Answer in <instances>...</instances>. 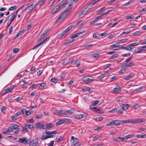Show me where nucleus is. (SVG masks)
Listing matches in <instances>:
<instances>
[{
	"label": "nucleus",
	"mask_w": 146,
	"mask_h": 146,
	"mask_svg": "<svg viewBox=\"0 0 146 146\" xmlns=\"http://www.w3.org/2000/svg\"><path fill=\"white\" fill-rule=\"evenodd\" d=\"M72 8V7L67 9L66 10L62 13V15L58 17L57 19L56 22L58 23V22L61 21L66 16L69 14V12L71 11V9Z\"/></svg>",
	"instance_id": "1"
},
{
	"label": "nucleus",
	"mask_w": 146,
	"mask_h": 146,
	"mask_svg": "<svg viewBox=\"0 0 146 146\" xmlns=\"http://www.w3.org/2000/svg\"><path fill=\"white\" fill-rule=\"evenodd\" d=\"M56 131H53L52 132L46 131L45 133L46 134H47V135L45 136L42 135L41 137V139L43 140H44L48 138L54 137V135H53V134L56 133H57L56 132Z\"/></svg>",
	"instance_id": "2"
},
{
	"label": "nucleus",
	"mask_w": 146,
	"mask_h": 146,
	"mask_svg": "<svg viewBox=\"0 0 146 146\" xmlns=\"http://www.w3.org/2000/svg\"><path fill=\"white\" fill-rule=\"evenodd\" d=\"M83 82L86 84H90L92 82L94 79L93 78H89L88 77H84L82 79Z\"/></svg>",
	"instance_id": "3"
},
{
	"label": "nucleus",
	"mask_w": 146,
	"mask_h": 146,
	"mask_svg": "<svg viewBox=\"0 0 146 146\" xmlns=\"http://www.w3.org/2000/svg\"><path fill=\"white\" fill-rule=\"evenodd\" d=\"M120 122L119 121L116 120L108 122L106 124V126H117L120 125Z\"/></svg>",
	"instance_id": "4"
},
{
	"label": "nucleus",
	"mask_w": 146,
	"mask_h": 146,
	"mask_svg": "<svg viewBox=\"0 0 146 146\" xmlns=\"http://www.w3.org/2000/svg\"><path fill=\"white\" fill-rule=\"evenodd\" d=\"M29 146H40L38 144V139L36 138L30 142Z\"/></svg>",
	"instance_id": "5"
},
{
	"label": "nucleus",
	"mask_w": 146,
	"mask_h": 146,
	"mask_svg": "<svg viewBox=\"0 0 146 146\" xmlns=\"http://www.w3.org/2000/svg\"><path fill=\"white\" fill-rule=\"evenodd\" d=\"M49 37H47L46 38H45L42 42H40V43L34 47L33 48V49L36 50L37 48L41 44L45 43L47 41H48L49 40Z\"/></svg>",
	"instance_id": "6"
},
{
	"label": "nucleus",
	"mask_w": 146,
	"mask_h": 146,
	"mask_svg": "<svg viewBox=\"0 0 146 146\" xmlns=\"http://www.w3.org/2000/svg\"><path fill=\"white\" fill-rule=\"evenodd\" d=\"M70 121L71 120L70 119L65 118L63 119L60 120L59 121L57 122L56 124V125L57 126L59 125L64 122H67Z\"/></svg>",
	"instance_id": "7"
},
{
	"label": "nucleus",
	"mask_w": 146,
	"mask_h": 146,
	"mask_svg": "<svg viewBox=\"0 0 146 146\" xmlns=\"http://www.w3.org/2000/svg\"><path fill=\"white\" fill-rule=\"evenodd\" d=\"M145 119H143L137 118L133 119V124L138 123H141L145 122Z\"/></svg>",
	"instance_id": "8"
},
{
	"label": "nucleus",
	"mask_w": 146,
	"mask_h": 146,
	"mask_svg": "<svg viewBox=\"0 0 146 146\" xmlns=\"http://www.w3.org/2000/svg\"><path fill=\"white\" fill-rule=\"evenodd\" d=\"M86 114L77 115L73 116V117L77 119H80L83 117H86Z\"/></svg>",
	"instance_id": "9"
},
{
	"label": "nucleus",
	"mask_w": 146,
	"mask_h": 146,
	"mask_svg": "<svg viewBox=\"0 0 146 146\" xmlns=\"http://www.w3.org/2000/svg\"><path fill=\"white\" fill-rule=\"evenodd\" d=\"M35 126L38 129H45V128H44V125L42 123H40V122L36 123L35 124Z\"/></svg>",
	"instance_id": "10"
},
{
	"label": "nucleus",
	"mask_w": 146,
	"mask_h": 146,
	"mask_svg": "<svg viewBox=\"0 0 146 146\" xmlns=\"http://www.w3.org/2000/svg\"><path fill=\"white\" fill-rule=\"evenodd\" d=\"M35 7V5L32 4L28 7H27L24 10V11H27L29 13Z\"/></svg>",
	"instance_id": "11"
},
{
	"label": "nucleus",
	"mask_w": 146,
	"mask_h": 146,
	"mask_svg": "<svg viewBox=\"0 0 146 146\" xmlns=\"http://www.w3.org/2000/svg\"><path fill=\"white\" fill-rule=\"evenodd\" d=\"M72 140H73V144L71 146H75L76 144L78 142V139L77 138H75L73 136L71 137Z\"/></svg>",
	"instance_id": "12"
},
{
	"label": "nucleus",
	"mask_w": 146,
	"mask_h": 146,
	"mask_svg": "<svg viewBox=\"0 0 146 146\" xmlns=\"http://www.w3.org/2000/svg\"><path fill=\"white\" fill-rule=\"evenodd\" d=\"M130 106L129 105L127 104H122L121 106L122 109L124 111L127 109Z\"/></svg>",
	"instance_id": "13"
},
{
	"label": "nucleus",
	"mask_w": 146,
	"mask_h": 146,
	"mask_svg": "<svg viewBox=\"0 0 146 146\" xmlns=\"http://www.w3.org/2000/svg\"><path fill=\"white\" fill-rule=\"evenodd\" d=\"M74 112V111L73 110L70 109L64 111V115H70L72 113H73Z\"/></svg>",
	"instance_id": "14"
},
{
	"label": "nucleus",
	"mask_w": 146,
	"mask_h": 146,
	"mask_svg": "<svg viewBox=\"0 0 146 146\" xmlns=\"http://www.w3.org/2000/svg\"><path fill=\"white\" fill-rule=\"evenodd\" d=\"M64 111L62 110H56L55 112V115H64Z\"/></svg>",
	"instance_id": "15"
},
{
	"label": "nucleus",
	"mask_w": 146,
	"mask_h": 146,
	"mask_svg": "<svg viewBox=\"0 0 146 146\" xmlns=\"http://www.w3.org/2000/svg\"><path fill=\"white\" fill-rule=\"evenodd\" d=\"M25 126L31 130H33L34 129V127L33 125L28 124H25Z\"/></svg>",
	"instance_id": "16"
},
{
	"label": "nucleus",
	"mask_w": 146,
	"mask_h": 146,
	"mask_svg": "<svg viewBox=\"0 0 146 146\" xmlns=\"http://www.w3.org/2000/svg\"><path fill=\"white\" fill-rule=\"evenodd\" d=\"M134 65V64L132 63H130L128 64L127 62H126L123 64V66H125L126 68L132 66Z\"/></svg>",
	"instance_id": "17"
},
{
	"label": "nucleus",
	"mask_w": 146,
	"mask_h": 146,
	"mask_svg": "<svg viewBox=\"0 0 146 146\" xmlns=\"http://www.w3.org/2000/svg\"><path fill=\"white\" fill-rule=\"evenodd\" d=\"M143 48H146V45L142 47L141 49H140L137 52H134L133 54H136L138 53H141L142 52L145 51V50L143 49Z\"/></svg>",
	"instance_id": "18"
},
{
	"label": "nucleus",
	"mask_w": 146,
	"mask_h": 146,
	"mask_svg": "<svg viewBox=\"0 0 146 146\" xmlns=\"http://www.w3.org/2000/svg\"><path fill=\"white\" fill-rule=\"evenodd\" d=\"M121 49H124L129 51H131V50L133 49L132 47H131L129 46L128 47L127 46H123L121 48Z\"/></svg>",
	"instance_id": "19"
},
{
	"label": "nucleus",
	"mask_w": 146,
	"mask_h": 146,
	"mask_svg": "<svg viewBox=\"0 0 146 146\" xmlns=\"http://www.w3.org/2000/svg\"><path fill=\"white\" fill-rule=\"evenodd\" d=\"M27 139V137H24L21 138H20L19 139L18 142L19 143H23L24 144V142L25 140Z\"/></svg>",
	"instance_id": "20"
},
{
	"label": "nucleus",
	"mask_w": 146,
	"mask_h": 146,
	"mask_svg": "<svg viewBox=\"0 0 146 146\" xmlns=\"http://www.w3.org/2000/svg\"><path fill=\"white\" fill-rule=\"evenodd\" d=\"M121 90V89L119 88H115L113 90L112 92L113 93H118Z\"/></svg>",
	"instance_id": "21"
},
{
	"label": "nucleus",
	"mask_w": 146,
	"mask_h": 146,
	"mask_svg": "<svg viewBox=\"0 0 146 146\" xmlns=\"http://www.w3.org/2000/svg\"><path fill=\"white\" fill-rule=\"evenodd\" d=\"M25 30H23L21 31H20L16 35L15 37V38L18 37L20 35H22L25 32Z\"/></svg>",
	"instance_id": "22"
},
{
	"label": "nucleus",
	"mask_w": 146,
	"mask_h": 146,
	"mask_svg": "<svg viewBox=\"0 0 146 146\" xmlns=\"http://www.w3.org/2000/svg\"><path fill=\"white\" fill-rule=\"evenodd\" d=\"M57 7H56V6L55 7L51 12L52 14H54L59 10L57 8Z\"/></svg>",
	"instance_id": "23"
},
{
	"label": "nucleus",
	"mask_w": 146,
	"mask_h": 146,
	"mask_svg": "<svg viewBox=\"0 0 146 146\" xmlns=\"http://www.w3.org/2000/svg\"><path fill=\"white\" fill-rule=\"evenodd\" d=\"M45 86V84L44 83L40 84L38 88L40 90H42Z\"/></svg>",
	"instance_id": "24"
},
{
	"label": "nucleus",
	"mask_w": 146,
	"mask_h": 146,
	"mask_svg": "<svg viewBox=\"0 0 146 146\" xmlns=\"http://www.w3.org/2000/svg\"><path fill=\"white\" fill-rule=\"evenodd\" d=\"M12 127L15 129H20V127L19 125L15 124H13Z\"/></svg>",
	"instance_id": "25"
},
{
	"label": "nucleus",
	"mask_w": 146,
	"mask_h": 146,
	"mask_svg": "<svg viewBox=\"0 0 146 146\" xmlns=\"http://www.w3.org/2000/svg\"><path fill=\"white\" fill-rule=\"evenodd\" d=\"M52 127V124L51 123H48L46 125H44V128L46 129H48Z\"/></svg>",
	"instance_id": "26"
},
{
	"label": "nucleus",
	"mask_w": 146,
	"mask_h": 146,
	"mask_svg": "<svg viewBox=\"0 0 146 146\" xmlns=\"http://www.w3.org/2000/svg\"><path fill=\"white\" fill-rule=\"evenodd\" d=\"M134 136V135L133 134H131V135H126L125 136V139H127L128 138H131V137H133Z\"/></svg>",
	"instance_id": "27"
},
{
	"label": "nucleus",
	"mask_w": 146,
	"mask_h": 146,
	"mask_svg": "<svg viewBox=\"0 0 146 146\" xmlns=\"http://www.w3.org/2000/svg\"><path fill=\"white\" fill-rule=\"evenodd\" d=\"M118 56V55L117 54H113V55H112V56L110 57L109 58V59H114L115 58H116Z\"/></svg>",
	"instance_id": "28"
},
{
	"label": "nucleus",
	"mask_w": 146,
	"mask_h": 146,
	"mask_svg": "<svg viewBox=\"0 0 146 146\" xmlns=\"http://www.w3.org/2000/svg\"><path fill=\"white\" fill-rule=\"evenodd\" d=\"M66 2V1L64 0L60 2L59 4V5H60L61 7H62L65 4Z\"/></svg>",
	"instance_id": "29"
},
{
	"label": "nucleus",
	"mask_w": 146,
	"mask_h": 146,
	"mask_svg": "<svg viewBox=\"0 0 146 146\" xmlns=\"http://www.w3.org/2000/svg\"><path fill=\"white\" fill-rule=\"evenodd\" d=\"M120 45L119 43L114 44L111 45V47L112 48H115L119 47Z\"/></svg>",
	"instance_id": "30"
},
{
	"label": "nucleus",
	"mask_w": 146,
	"mask_h": 146,
	"mask_svg": "<svg viewBox=\"0 0 146 146\" xmlns=\"http://www.w3.org/2000/svg\"><path fill=\"white\" fill-rule=\"evenodd\" d=\"M134 17L133 15L127 16L125 17V19H133Z\"/></svg>",
	"instance_id": "31"
},
{
	"label": "nucleus",
	"mask_w": 146,
	"mask_h": 146,
	"mask_svg": "<svg viewBox=\"0 0 146 146\" xmlns=\"http://www.w3.org/2000/svg\"><path fill=\"white\" fill-rule=\"evenodd\" d=\"M11 17L10 18V20H11L13 21L16 17V16H15V15H14L13 14H11Z\"/></svg>",
	"instance_id": "32"
},
{
	"label": "nucleus",
	"mask_w": 146,
	"mask_h": 146,
	"mask_svg": "<svg viewBox=\"0 0 146 146\" xmlns=\"http://www.w3.org/2000/svg\"><path fill=\"white\" fill-rule=\"evenodd\" d=\"M100 54V53L99 52L95 53L92 55L93 57L94 58L98 57Z\"/></svg>",
	"instance_id": "33"
},
{
	"label": "nucleus",
	"mask_w": 146,
	"mask_h": 146,
	"mask_svg": "<svg viewBox=\"0 0 146 146\" xmlns=\"http://www.w3.org/2000/svg\"><path fill=\"white\" fill-rule=\"evenodd\" d=\"M84 89L86 91H88L89 93H91L92 92V91L91 90V88L90 87H86Z\"/></svg>",
	"instance_id": "34"
},
{
	"label": "nucleus",
	"mask_w": 146,
	"mask_h": 146,
	"mask_svg": "<svg viewBox=\"0 0 146 146\" xmlns=\"http://www.w3.org/2000/svg\"><path fill=\"white\" fill-rule=\"evenodd\" d=\"M139 44L138 43L135 42L129 45V46H136L138 45Z\"/></svg>",
	"instance_id": "35"
},
{
	"label": "nucleus",
	"mask_w": 146,
	"mask_h": 146,
	"mask_svg": "<svg viewBox=\"0 0 146 146\" xmlns=\"http://www.w3.org/2000/svg\"><path fill=\"white\" fill-rule=\"evenodd\" d=\"M79 33H76V34H75L72 36H71V38L72 39H73L74 38H75L78 36H79Z\"/></svg>",
	"instance_id": "36"
},
{
	"label": "nucleus",
	"mask_w": 146,
	"mask_h": 146,
	"mask_svg": "<svg viewBox=\"0 0 146 146\" xmlns=\"http://www.w3.org/2000/svg\"><path fill=\"white\" fill-rule=\"evenodd\" d=\"M103 119V117H99L95 119L96 121L98 122L100 121H101Z\"/></svg>",
	"instance_id": "37"
},
{
	"label": "nucleus",
	"mask_w": 146,
	"mask_h": 146,
	"mask_svg": "<svg viewBox=\"0 0 146 146\" xmlns=\"http://www.w3.org/2000/svg\"><path fill=\"white\" fill-rule=\"evenodd\" d=\"M34 121L33 119H27L26 120V122L28 123H33Z\"/></svg>",
	"instance_id": "38"
},
{
	"label": "nucleus",
	"mask_w": 146,
	"mask_h": 146,
	"mask_svg": "<svg viewBox=\"0 0 146 146\" xmlns=\"http://www.w3.org/2000/svg\"><path fill=\"white\" fill-rule=\"evenodd\" d=\"M133 2V1L132 0H130L128 2L125 3L124 5H123V6H127L129 4H130L132 3Z\"/></svg>",
	"instance_id": "39"
},
{
	"label": "nucleus",
	"mask_w": 146,
	"mask_h": 146,
	"mask_svg": "<svg viewBox=\"0 0 146 146\" xmlns=\"http://www.w3.org/2000/svg\"><path fill=\"white\" fill-rule=\"evenodd\" d=\"M64 138L63 137L60 136L59 138L57 140V142H59L63 140Z\"/></svg>",
	"instance_id": "40"
},
{
	"label": "nucleus",
	"mask_w": 146,
	"mask_h": 146,
	"mask_svg": "<svg viewBox=\"0 0 146 146\" xmlns=\"http://www.w3.org/2000/svg\"><path fill=\"white\" fill-rule=\"evenodd\" d=\"M58 80L55 78H52L51 79V81L54 83H56L58 81Z\"/></svg>",
	"instance_id": "41"
},
{
	"label": "nucleus",
	"mask_w": 146,
	"mask_h": 146,
	"mask_svg": "<svg viewBox=\"0 0 146 146\" xmlns=\"http://www.w3.org/2000/svg\"><path fill=\"white\" fill-rule=\"evenodd\" d=\"M126 70V69L125 68H123L119 72V74H122L124 72H125Z\"/></svg>",
	"instance_id": "42"
},
{
	"label": "nucleus",
	"mask_w": 146,
	"mask_h": 146,
	"mask_svg": "<svg viewBox=\"0 0 146 146\" xmlns=\"http://www.w3.org/2000/svg\"><path fill=\"white\" fill-rule=\"evenodd\" d=\"M16 7H17V6H12V7H10L9 9V10L10 11H13L16 8Z\"/></svg>",
	"instance_id": "43"
},
{
	"label": "nucleus",
	"mask_w": 146,
	"mask_h": 146,
	"mask_svg": "<svg viewBox=\"0 0 146 146\" xmlns=\"http://www.w3.org/2000/svg\"><path fill=\"white\" fill-rule=\"evenodd\" d=\"M103 16V15L102 14H101L100 16L96 17L95 19V20H96L97 21L98 19L101 18Z\"/></svg>",
	"instance_id": "44"
},
{
	"label": "nucleus",
	"mask_w": 146,
	"mask_h": 146,
	"mask_svg": "<svg viewBox=\"0 0 146 146\" xmlns=\"http://www.w3.org/2000/svg\"><path fill=\"white\" fill-rule=\"evenodd\" d=\"M99 136L98 135H96L93 139V141H95L98 140L99 138Z\"/></svg>",
	"instance_id": "45"
},
{
	"label": "nucleus",
	"mask_w": 146,
	"mask_h": 146,
	"mask_svg": "<svg viewBox=\"0 0 146 146\" xmlns=\"http://www.w3.org/2000/svg\"><path fill=\"white\" fill-rule=\"evenodd\" d=\"M19 49L18 48H15L13 49V51L14 53H17L19 51Z\"/></svg>",
	"instance_id": "46"
},
{
	"label": "nucleus",
	"mask_w": 146,
	"mask_h": 146,
	"mask_svg": "<svg viewBox=\"0 0 146 146\" xmlns=\"http://www.w3.org/2000/svg\"><path fill=\"white\" fill-rule=\"evenodd\" d=\"M32 113H33V112L31 111H30V110L29 111H27L26 112V115L27 116H29V115H31V114H32Z\"/></svg>",
	"instance_id": "47"
},
{
	"label": "nucleus",
	"mask_w": 146,
	"mask_h": 146,
	"mask_svg": "<svg viewBox=\"0 0 146 146\" xmlns=\"http://www.w3.org/2000/svg\"><path fill=\"white\" fill-rule=\"evenodd\" d=\"M113 11V10H110L108 11H107L105 12L103 14H102L103 15V16H104V15H106L107 14H108L110 12H111V11Z\"/></svg>",
	"instance_id": "48"
},
{
	"label": "nucleus",
	"mask_w": 146,
	"mask_h": 146,
	"mask_svg": "<svg viewBox=\"0 0 146 146\" xmlns=\"http://www.w3.org/2000/svg\"><path fill=\"white\" fill-rule=\"evenodd\" d=\"M100 0H92V1L90 3V4H91L92 3V4H95L98 2V1H99Z\"/></svg>",
	"instance_id": "49"
},
{
	"label": "nucleus",
	"mask_w": 146,
	"mask_h": 146,
	"mask_svg": "<svg viewBox=\"0 0 146 146\" xmlns=\"http://www.w3.org/2000/svg\"><path fill=\"white\" fill-rule=\"evenodd\" d=\"M49 28H47V29H46L45 31H44V32H43L42 33H43V35H46L47 33L49 31Z\"/></svg>",
	"instance_id": "50"
},
{
	"label": "nucleus",
	"mask_w": 146,
	"mask_h": 146,
	"mask_svg": "<svg viewBox=\"0 0 146 146\" xmlns=\"http://www.w3.org/2000/svg\"><path fill=\"white\" fill-rule=\"evenodd\" d=\"M127 39H122L120 40L119 41V42H121V43H124L127 42Z\"/></svg>",
	"instance_id": "51"
},
{
	"label": "nucleus",
	"mask_w": 146,
	"mask_h": 146,
	"mask_svg": "<svg viewBox=\"0 0 146 146\" xmlns=\"http://www.w3.org/2000/svg\"><path fill=\"white\" fill-rule=\"evenodd\" d=\"M22 131L24 133L27 132L28 129L27 127H23L22 128Z\"/></svg>",
	"instance_id": "52"
},
{
	"label": "nucleus",
	"mask_w": 146,
	"mask_h": 146,
	"mask_svg": "<svg viewBox=\"0 0 146 146\" xmlns=\"http://www.w3.org/2000/svg\"><path fill=\"white\" fill-rule=\"evenodd\" d=\"M13 88H8L6 90V92H7V93H9V92H11L13 91Z\"/></svg>",
	"instance_id": "53"
},
{
	"label": "nucleus",
	"mask_w": 146,
	"mask_h": 146,
	"mask_svg": "<svg viewBox=\"0 0 146 146\" xmlns=\"http://www.w3.org/2000/svg\"><path fill=\"white\" fill-rule=\"evenodd\" d=\"M105 8V7H103L102 8H101L99 10H98L97 11V12H98V13H99L100 12H101L102 10H103Z\"/></svg>",
	"instance_id": "54"
},
{
	"label": "nucleus",
	"mask_w": 146,
	"mask_h": 146,
	"mask_svg": "<svg viewBox=\"0 0 146 146\" xmlns=\"http://www.w3.org/2000/svg\"><path fill=\"white\" fill-rule=\"evenodd\" d=\"M119 114L122 113L123 112V111H121V110H119L117 109L116 108V111Z\"/></svg>",
	"instance_id": "55"
},
{
	"label": "nucleus",
	"mask_w": 146,
	"mask_h": 146,
	"mask_svg": "<svg viewBox=\"0 0 146 146\" xmlns=\"http://www.w3.org/2000/svg\"><path fill=\"white\" fill-rule=\"evenodd\" d=\"M13 26H12L11 27H10V28L9 29V35L11 34L12 32V31H13Z\"/></svg>",
	"instance_id": "56"
},
{
	"label": "nucleus",
	"mask_w": 146,
	"mask_h": 146,
	"mask_svg": "<svg viewBox=\"0 0 146 146\" xmlns=\"http://www.w3.org/2000/svg\"><path fill=\"white\" fill-rule=\"evenodd\" d=\"M45 36V35H43V33H42L40 36V38H39V40H41L43 39L44 38Z\"/></svg>",
	"instance_id": "57"
},
{
	"label": "nucleus",
	"mask_w": 146,
	"mask_h": 146,
	"mask_svg": "<svg viewBox=\"0 0 146 146\" xmlns=\"http://www.w3.org/2000/svg\"><path fill=\"white\" fill-rule=\"evenodd\" d=\"M42 117V114H39L37 115H36V118L37 119H39Z\"/></svg>",
	"instance_id": "58"
},
{
	"label": "nucleus",
	"mask_w": 146,
	"mask_h": 146,
	"mask_svg": "<svg viewBox=\"0 0 146 146\" xmlns=\"http://www.w3.org/2000/svg\"><path fill=\"white\" fill-rule=\"evenodd\" d=\"M105 76H106L105 74H102V75H100V76H98V78H99L100 79H101L103 78Z\"/></svg>",
	"instance_id": "59"
},
{
	"label": "nucleus",
	"mask_w": 146,
	"mask_h": 146,
	"mask_svg": "<svg viewBox=\"0 0 146 146\" xmlns=\"http://www.w3.org/2000/svg\"><path fill=\"white\" fill-rule=\"evenodd\" d=\"M88 11H89V10L87 9V8H86L84 9L82 12L84 14H85Z\"/></svg>",
	"instance_id": "60"
},
{
	"label": "nucleus",
	"mask_w": 146,
	"mask_h": 146,
	"mask_svg": "<svg viewBox=\"0 0 146 146\" xmlns=\"http://www.w3.org/2000/svg\"><path fill=\"white\" fill-rule=\"evenodd\" d=\"M54 141H51L50 143H49L48 146H53V145L54 143Z\"/></svg>",
	"instance_id": "61"
},
{
	"label": "nucleus",
	"mask_w": 146,
	"mask_h": 146,
	"mask_svg": "<svg viewBox=\"0 0 146 146\" xmlns=\"http://www.w3.org/2000/svg\"><path fill=\"white\" fill-rule=\"evenodd\" d=\"M123 79L126 80H129L130 78V77H129V75L126 76L125 77H124L123 78Z\"/></svg>",
	"instance_id": "62"
},
{
	"label": "nucleus",
	"mask_w": 146,
	"mask_h": 146,
	"mask_svg": "<svg viewBox=\"0 0 146 146\" xmlns=\"http://www.w3.org/2000/svg\"><path fill=\"white\" fill-rule=\"evenodd\" d=\"M27 111L25 109H23L21 110V111L23 113L25 114H26Z\"/></svg>",
	"instance_id": "63"
},
{
	"label": "nucleus",
	"mask_w": 146,
	"mask_h": 146,
	"mask_svg": "<svg viewBox=\"0 0 146 146\" xmlns=\"http://www.w3.org/2000/svg\"><path fill=\"white\" fill-rule=\"evenodd\" d=\"M46 0H41L39 2L40 5H43L44 3Z\"/></svg>",
	"instance_id": "64"
}]
</instances>
